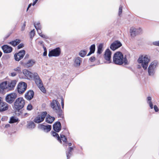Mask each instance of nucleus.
Returning a JSON list of instances; mask_svg holds the SVG:
<instances>
[{"mask_svg":"<svg viewBox=\"0 0 159 159\" xmlns=\"http://www.w3.org/2000/svg\"><path fill=\"white\" fill-rule=\"evenodd\" d=\"M23 73L28 79H34L36 84L41 91L43 93H46V89L37 73H33L26 69L23 70Z\"/></svg>","mask_w":159,"mask_h":159,"instance_id":"f257e3e1","label":"nucleus"},{"mask_svg":"<svg viewBox=\"0 0 159 159\" xmlns=\"http://www.w3.org/2000/svg\"><path fill=\"white\" fill-rule=\"evenodd\" d=\"M16 83V80H13L11 82H2L0 84V93H2L5 89L9 90H13Z\"/></svg>","mask_w":159,"mask_h":159,"instance_id":"f03ea898","label":"nucleus"},{"mask_svg":"<svg viewBox=\"0 0 159 159\" xmlns=\"http://www.w3.org/2000/svg\"><path fill=\"white\" fill-rule=\"evenodd\" d=\"M113 61L115 64L119 65H122L123 63L127 64V63L126 57H124L123 54L119 52H117L114 54Z\"/></svg>","mask_w":159,"mask_h":159,"instance_id":"7ed1b4c3","label":"nucleus"},{"mask_svg":"<svg viewBox=\"0 0 159 159\" xmlns=\"http://www.w3.org/2000/svg\"><path fill=\"white\" fill-rule=\"evenodd\" d=\"M51 107L53 111L57 115L58 117L63 118L64 115L60 104L56 100H53L50 104Z\"/></svg>","mask_w":159,"mask_h":159,"instance_id":"20e7f679","label":"nucleus"},{"mask_svg":"<svg viewBox=\"0 0 159 159\" xmlns=\"http://www.w3.org/2000/svg\"><path fill=\"white\" fill-rule=\"evenodd\" d=\"M149 61L150 59L147 55L144 56H141L138 60V63L141 64L142 67L144 70L147 69Z\"/></svg>","mask_w":159,"mask_h":159,"instance_id":"39448f33","label":"nucleus"},{"mask_svg":"<svg viewBox=\"0 0 159 159\" xmlns=\"http://www.w3.org/2000/svg\"><path fill=\"white\" fill-rule=\"evenodd\" d=\"M158 66V62L157 60H154L150 63L148 68L149 75L153 76Z\"/></svg>","mask_w":159,"mask_h":159,"instance_id":"423d86ee","label":"nucleus"},{"mask_svg":"<svg viewBox=\"0 0 159 159\" xmlns=\"http://www.w3.org/2000/svg\"><path fill=\"white\" fill-rule=\"evenodd\" d=\"M47 114V113L46 111L41 112L34 118V122L37 124L42 122L44 120Z\"/></svg>","mask_w":159,"mask_h":159,"instance_id":"0eeeda50","label":"nucleus"},{"mask_svg":"<svg viewBox=\"0 0 159 159\" xmlns=\"http://www.w3.org/2000/svg\"><path fill=\"white\" fill-rule=\"evenodd\" d=\"M17 97V95L16 93H13L9 94L6 97V101L9 104H11Z\"/></svg>","mask_w":159,"mask_h":159,"instance_id":"6e6552de","label":"nucleus"},{"mask_svg":"<svg viewBox=\"0 0 159 159\" xmlns=\"http://www.w3.org/2000/svg\"><path fill=\"white\" fill-rule=\"evenodd\" d=\"M61 49L59 47L57 48L49 51L48 56L49 57H58L61 53Z\"/></svg>","mask_w":159,"mask_h":159,"instance_id":"1a4fd4ad","label":"nucleus"},{"mask_svg":"<svg viewBox=\"0 0 159 159\" xmlns=\"http://www.w3.org/2000/svg\"><path fill=\"white\" fill-rule=\"evenodd\" d=\"M122 46V44L120 41L116 40L114 41L111 45L110 48L112 50L114 51Z\"/></svg>","mask_w":159,"mask_h":159,"instance_id":"9d476101","label":"nucleus"},{"mask_svg":"<svg viewBox=\"0 0 159 159\" xmlns=\"http://www.w3.org/2000/svg\"><path fill=\"white\" fill-rule=\"evenodd\" d=\"M38 127L39 129L43 130L45 132L47 133L51 130L52 126L50 125H45L43 124H41L39 125Z\"/></svg>","mask_w":159,"mask_h":159,"instance_id":"9b49d317","label":"nucleus"},{"mask_svg":"<svg viewBox=\"0 0 159 159\" xmlns=\"http://www.w3.org/2000/svg\"><path fill=\"white\" fill-rule=\"evenodd\" d=\"M111 54V52L109 49H107L106 50L104 55V57L106 60L109 61L108 63H110L111 62L110 60Z\"/></svg>","mask_w":159,"mask_h":159,"instance_id":"f8f14e48","label":"nucleus"},{"mask_svg":"<svg viewBox=\"0 0 159 159\" xmlns=\"http://www.w3.org/2000/svg\"><path fill=\"white\" fill-rule=\"evenodd\" d=\"M35 61L32 59L29 60L26 63L20 62V64L23 66L25 67L29 68L32 67L35 63Z\"/></svg>","mask_w":159,"mask_h":159,"instance_id":"ddd939ff","label":"nucleus"},{"mask_svg":"<svg viewBox=\"0 0 159 159\" xmlns=\"http://www.w3.org/2000/svg\"><path fill=\"white\" fill-rule=\"evenodd\" d=\"M13 108L15 112H19L20 110V98H17L14 103Z\"/></svg>","mask_w":159,"mask_h":159,"instance_id":"4468645a","label":"nucleus"},{"mask_svg":"<svg viewBox=\"0 0 159 159\" xmlns=\"http://www.w3.org/2000/svg\"><path fill=\"white\" fill-rule=\"evenodd\" d=\"M34 95V93L32 90H30L26 93L25 98L28 100H30L33 98Z\"/></svg>","mask_w":159,"mask_h":159,"instance_id":"2eb2a0df","label":"nucleus"},{"mask_svg":"<svg viewBox=\"0 0 159 159\" xmlns=\"http://www.w3.org/2000/svg\"><path fill=\"white\" fill-rule=\"evenodd\" d=\"M53 129L55 131L59 132L61 129V125L60 122H56L53 125Z\"/></svg>","mask_w":159,"mask_h":159,"instance_id":"dca6fc26","label":"nucleus"},{"mask_svg":"<svg viewBox=\"0 0 159 159\" xmlns=\"http://www.w3.org/2000/svg\"><path fill=\"white\" fill-rule=\"evenodd\" d=\"M8 108V105L3 101L0 104V112L6 111Z\"/></svg>","mask_w":159,"mask_h":159,"instance_id":"f3484780","label":"nucleus"},{"mask_svg":"<svg viewBox=\"0 0 159 159\" xmlns=\"http://www.w3.org/2000/svg\"><path fill=\"white\" fill-rule=\"evenodd\" d=\"M2 49L5 53H9L11 52L12 50L11 47L7 45H4L2 47Z\"/></svg>","mask_w":159,"mask_h":159,"instance_id":"a211bd4d","label":"nucleus"},{"mask_svg":"<svg viewBox=\"0 0 159 159\" xmlns=\"http://www.w3.org/2000/svg\"><path fill=\"white\" fill-rule=\"evenodd\" d=\"M27 84L23 82L20 81V94L24 93L27 89Z\"/></svg>","mask_w":159,"mask_h":159,"instance_id":"6ab92c4d","label":"nucleus"},{"mask_svg":"<svg viewBox=\"0 0 159 159\" xmlns=\"http://www.w3.org/2000/svg\"><path fill=\"white\" fill-rule=\"evenodd\" d=\"M55 118L54 117H52L48 114L45 118V121L49 124L52 123L55 120Z\"/></svg>","mask_w":159,"mask_h":159,"instance_id":"aec40b11","label":"nucleus"},{"mask_svg":"<svg viewBox=\"0 0 159 159\" xmlns=\"http://www.w3.org/2000/svg\"><path fill=\"white\" fill-rule=\"evenodd\" d=\"M73 148L72 147H69L68 150L66 152V156L67 159H69L72 155V151Z\"/></svg>","mask_w":159,"mask_h":159,"instance_id":"412c9836","label":"nucleus"},{"mask_svg":"<svg viewBox=\"0 0 159 159\" xmlns=\"http://www.w3.org/2000/svg\"><path fill=\"white\" fill-rule=\"evenodd\" d=\"M35 124L32 121H29L27 122V128L28 129L32 130L34 129L35 127Z\"/></svg>","mask_w":159,"mask_h":159,"instance_id":"4be33fe9","label":"nucleus"},{"mask_svg":"<svg viewBox=\"0 0 159 159\" xmlns=\"http://www.w3.org/2000/svg\"><path fill=\"white\" fill-rule=\"evenodd\" d=\"M136 28L134 27H132L130 29V35L132 38H134L137 34H138L136 31Z\"/></svg>","mask_w":159,"mask_h":159,"instance_id":"5701e85b","label":"nucleus"},{"mask_svg":"<svg viewBox=\"0 0 159 159\" xmlns=\"http://www.w3.org/2000/svg\"><path fill=\"white\" fill-rule=\"evenodd\" d=\"M19 121L18 118L15 116H12L10 118L9 123L10 124H12L17 122L18 123Z\"/></svg>","mask_w":159,"mask_h":159,"instance_id":"b1692460","label":"nucleus"},{"mask_svg":"<svg viewBox=\"0 0 159 159\" xmlns=\"http://www.w3.org/2000/svg\"><path fill=\"white\" fill-rule=\"evenodd\" d=\"M82 58L79 57H78L76 58L75 61L74 65L75 66H79L80 64V62L82 61Z\"/></svg>","mask_w":159,"mask_h":159,"instance_id":"393cba45","label":"nucleus"},{"mask_svg":"<svg viewBox=\"0 0 159 159\" xmlns=\"http://www.w3.org/2000/svg\"><path fill=\"white\" fill-rule=\"evenodd\" d=\"M90 49V52H89L88 54H87V56H89L91 55L92 53H94L95 49V46L94 44H93L89 48Z\"/></svg>","mask_w":159,"mask_h":159,"instance_id":"a878e982","label":"nucleus"},{"mask_svg":"<svg viewBox=\"0 0 159 159\" xmlns=\"http://www.w3.org/2000/svg\"><path fill=\"white\" fill-rule=\"evenodd\" d=\"M147 103L149 105L151 109L153 108V105L152 102V98L150 96L148 97L147 98Z\"/></svg>","mask_w":159,"mask_h":159,"instance_id":"bb28decb","label":"nucleus"},{"mask_svg":"<svg viewBox=\"0 0 159 159\" xmlns=\"http://www.w3.org/2000/svg\"><path fill=\"white\" fill-rule=\"evenodd\" d=\"M51 133H52V136L56 137V138L57 139V140L60 143H61V139H60V138L59 137V135L56 132H54L53 131H51Z\"/></svg>","mask_w":159,"mask_h":159,"instance_id":"cd10ccee","label":"nucleus"},{"mask_svg":"<svg viewBox=\"0 0 159 159\" xmlns=\"http://www.w3.org/2000/svg\"><path fill=\"white\" fill-rule=\"evenodd\" d=\"M103 45L102 43L99 44L98 47L97 53L98 54H101L102 51Z\"/></svg>","mask_w":159,"mask_h":159,"instance_id":"c85d7f7f","label":"nucleus"},{"mask_svg":"<svg viewBox=\"0 0 159 159\" xmlns=\"http://www.w3.org/2000/svg\"><path fill=\"white\" fill-rule=\"evenodd\" d=\"M14 70L16 71V72H14L11 73V76H16L17 73H20V68L19 67H18L14 69Z\"/></svg>","mask_w":159,"mask_h":159,"instance_id":"c756f323","label":"nucleus"},{"mask_svg":"<svg viewBox=\"0 0 159 159\" xmlns=\"http://www.w3.org/2000/svg\"><path fill=\"white\" fill-rule=\"evenodd\" d=\"M20 42V40L19 39H16V40L12 41L10 42L9 43L13 46H15L18 45L19 43Z\"/></svg>","mask_w":159,"mask_h":159,"instance_id":"7c9ffc66","label":"nucleus"},{"mask_svg":"<svg viewBox=\"0 0 159 159\" xmlns=\"http://www.w3.org/2000/svg\"><path fill=\"white\" fill-rule=\"evenodd\" d=\"M14 57L15 60L16 61H19L20 60V52L15 54Z\"/></svg>","mask_w":159,"mask_h":159,"instance_id":"2f4dec72","label":"nucleus"},{"mask_svg":"<svg viewBox=\"0 0 159 159\" xmlns=\"http://www.w3.org/2000/svg\"><path fill=\"white\" fill-rule=\"evenodd\" d=\"M87 53L86 51L84 50H81L79 52V55L81 57H84Z\"/></svg>","mask_w":159,"mask_h":159,"instance_id":"473e14b6","label":"nucleus"},{"mask_svg":"<svg viewBox=\"0 0 159 159\" xmlns=\"http://www.w3.org/2000/svg\"><path fill=\"white\" fill-rule=\"evenodd\" d=\"M34 26L36 29L41 28L40 23L39 22L34 23Z\"/></svg>","mask_w":159,"mask_h":159,"instance_id":"72a5a7b5","label":"nucleus"},{"mask_svg":"<svg viewBox=\"0 0 159 159\" xmlns=\"http://www.w3.org/2000/svg\"><path fill=\"white\" fill-rule=\"evenodd\" d=\"M25 104V100L22 98L20 97V109L22 108Z\"/></svg>","mask_w":159,"mask_h":159,"instance_id":"f704fd0d","label":"nucleus"},{"mask_svg":"<svg viewBox=\"0 0 159 159\" xmlns=\"http://www.w3.org/2000/svg\"><path fill=\"white\" fill-rule=\"evenodd\" d=\"M35 34V30L34 29H33L32 30L30 33V38L31 39H32L34 37Z\"/></svg>","mask_w":159,"mask_h":159,"instance_id":"c9c22d12","label":"nucleus"},{"mask_svg":"<svg viewBox=\"0 0 159 159\" xmlns=\"http://www.w3.org/2000/svg\"><path fill=\"white\" fill-rule=\"evenodd\" d=\"M60 139H61L62 141L65 142L66 143L67 139L66 136L63 134H60Z\"/></svg>","mask_w":159,"mask_h":159,"instance_id":"e433bc0d","label":"nucleus"},{"mask_svg":"<svg viewBox=\"0 0 159 159\" xmlns=\"http://www.w3.org/2000/svg\"><path fill=\"white\" fill-rule=\"evenodd\" d=\"M25 53V50H20V60L23 58Z\"/></svg>","mask_w":159,"mask_h":159,"instance_id":"4c0bfd02","label":"nucleus"},{"mask_svg":"<svg viewBox=\"0 0 159 159\" xmlns=\"http://www.w3.org/2000/svg\"><path fill=\"white\" fill-rule=\"evenodd\" d=\"M32 107H33L32 105L31 104H28L27 106V109L28 110L30 111L32 109Z\"/></svg>","mask_w":159,"mask_h":159,"instance_id":"58836bf2","label":"nucleus"},{"mask_svg":"<svg viewBox=\"0 0 159 159\" xmlns=\"http://www.w3.org/2000/svg\"><path fill=\"white\" fill-rule=\"evenodd\" d=\"M122 13V7L120 5L119 7V13L118 14L119 16L120 15V14Z\"/></svg>","mask_w":159,"mask_h":159,"instance_id":"ea45409f","label":"nucleus"},{"mask_svg":"<svg viewBox=\"0 0 159 159\" xmlns=\"http://www.w3.org/2000/svg\"><path fill=\"white\" fill-rule=\"evenodd\" d=\"M152 44L154 46H159V41L153 42Z\"/></svg>","mask_w":159,"mask_h":159,"instance_id":"a19ab883","label":"nucleus"},{"mask_svg":"<svg viewBox=\"0 0 159 159\" xmlns=\"http://www.w3.org/2000/svg\"><path fill=\"white\" fill-rule=\"evenodd\" d=\"M136 31H137V33L138 34L140 33L142 31V30L140 28H136Z\"/></svg>","mask_w":159,"mask_h":159,"instance_id":"79ce46f5","label":"nucleus"},{"mask_svg":"<svg viewBox=\"0 0 159 159\" xmlns=\"http://www.w3.org/2000/svg\"><path fill=\"white\" fill-rule=\"evenodd\" d=\"M61 104L62 106V109H63L64 107V99L62 97H61Z\"/></svg>","mask_w":159,"mask_h":159,"instance_id":"37998d69","label":"nucleus"},{"mask_svg":"<svg viewBox=\"0 0 159 159\" xmlns=\"http://www.w3.org/2000/svg\"><path fill=\"white\" fill-rule=\"evenodd\" d=\"M25 26H26V22L25 21L24 22V23H23V25H22V26L21 27V30L22 31H23L25 30Z\"/></svg>","mask_w":159,"mask_h":159,"instance_id":"c03bdc74","label":"nucleus"},{"mask_svg":"<svg viewBox=\"0 0 159 159\" xmlns=\"http://www.w3.org/2000/svg\"><path fill=\"white\" fill-rule=\"evenodd\" d=\"M41 28L36 29V30L37 31V32L39 35L41 34L42 33V31L41 30Z\"/></svg>","mask_w":159,"mask_h":159,"instance_id":"a18cd8bd","label":"nucleus"},{"mask_svg":"<svg viewBox=\"0 0 159 159\" xmlns=\"http://www.w3.org/2000/svg\"><path fill=\"white\" fill-rule=\"evenodd\" d=\"M95 60V58L94 57H92L89 59V60L91 62L94 61Z\"/></svg>","mask_w":159,"mask_h":159,"instance_id":"49530a36","label":"nucleus"},{"mask_svg":"<svg viewBox=\"0 0 159 159\" xmlns=\"http://www.w3.org/2000/svg\"><path fill=\"white\" fill-rule=\"evenodd\" d=\"M154 109L156 112H158L159 111V109L156 105L154 106Z\"/></svg>","mask_w":159,"mask_h":159,"instance_id":"de8ad7c7","label":"nucleus"},{"mask_svg":"<svg viewBox=\"0 0 159 159\" xmlns=\"http://www.w3.org/2000/svg\"><path fill=\"white\" fill-rule=\"evenodd\" d=\"M39 35L42 37V38H47V36H46L45 34H42L41 33V34H40Z\"/></svg>","mask_w":159,"mask_h":159,"instance_id":"09e8293b","label":"nucleus"},{"mask_svg":"<svg viewBox=\"0 0 159 159\" xmlns=\"http://www.w3.org/2000/svg\"><path fill=\"white\" fill-rule=\"evenodd\" d=\"M17 90L18 92L20 93V82L18 84Z\"/></svg>","mask_w":159,"mask_h":159,"instance_id":"8fccbe9b","label":"nucleus"},{"mask_svg":"<svg viewBox=\"0 0 159 159\" xmlns=\"http://www.w3.org/2000/svg\"><path fill=\"white\" fill-rule=\"evenodd\" d=\"M38 0H35L33 3L32 5L33 6L35 5L36 3L38 1Z\"/></svg>","mask_w":159,"mask_h":159,"instance_id":"3c124183","label":"nucleus"},{"mask_svg":"<svg viewBox=\"0 0 159 159\" xmlns=\"http://www.w3.org/2000/svg\"><path fill=\"white\" fill-rule=\"evenodd\" d=\"M32 5V4L31 3H30L28 5V7L27 9V11L28 10V9L31 7Z\"/></svg>","mask_w":159,"mask_h":159,"instance_id":"603ef678","label":"nucleus"},{"mask_svg":"<svg viewBox=\"0 0 159 159\" xmlns=\"http://www.w3.org/2000/svg\"><path fill=\"white\" fill-rule=\"evenodd\" d=\"M29 55L28 54H26L25 57V59L28 58L29 57Z\"/></svg>","mask_w":159,"mask_h":159,"instance_id":"864d4df0","label":"nucleus"},{"mask_svg":"<svg viewBox=\"0 0 159 159\" xmlns=\"http://www.w3.org/2000/svg\"><path fill=\"white\" fill-rule=\"evenodd\" d=\"M43 49H44V52H47V49H46V47H45L44 45H43Z\"/></svg>","mask_w":159,"mask_h":159,"instance_id":"5fc2aeb1","label":"nucleus"},{"mask_svg":"<svg viewBox=\"0 0 159 159\" xmlns=\"http://www.w3.org/2000/svg\"><path fill=\"white\" fill-rule=\"evenodd\" d=\"M47 55V52H44L43 53V56H46Z\"/></svg>","mask_w":159,"mask_h":159,"instance_id":"6e6d98bb","label":"nucleus"},{"mask_svg":"<svg viewBox=\"0 0 159 159\" xmlns=\"http://www.w3.org/2000/svg\"><path fill=\"white\" fill-rule=\"evenodd\" d=\"M24 47V44L23 43H20V48Z\"/></svg>","mask_w":159,"mask_h":159,"instance_id":"4d7b16f0","label":"nucleus"},{"mask_svg":"<svg viewBox=\"0 0 159 159\" xmlns=\"http://www.w3.org/2000/svg\"><path fill=\"white\" fill-rule=\"evenodd\" d=\"M68 145L69 146H70L72 145V143H68Z\"/></svg>","mask_w":159,"mask_h":159,"instance_id":"13d9d810","label":"nucleus"},{"mask_svg":"<svg viewBox=\"0 0 159 159\" xmlns=\"http://www.w3.org/2000/svg\"><path fill=\"white\" fill-rule=\"evenodd\" d=\"M28 115V113H24V116H27V115Z\"/></svg>","mask_w":159,"mask_h":159,"instance_id":"bf43d9fd","label":"nucleus"},{"mask_svg":"<svg viewBox=\"0 0 159 159\" xmlns=\"http://www.w3.org/2000/svg\"><path fill=\"white\" fill-rule=\"evenodd\" d=\"M9 126H10V125L9 124H7V125H6V127H8Z\"/></svg>","mask_w":159,"mask_h":159,"instance_id":"052dcab7","label":"nucleus"},{"mask_svg":"<svg viewBox=\"0 0 159 159\" xmlns=\"http://www.w3.org/2000/svg\"><path fill=\"white\" fill-rule=\"evenodd\" d=\"M17 47H18V49H20V44Z\"/></svg>","mask_w":159,"mask_h":159,"instance_id":"680f3d73","label":"nucleus"},{"mask_svg":"<svg viewBox=\"0 0 159 159\" xmlns=\"http://www.w3.org/2000/svg\"><path fill=\"white\" fill-rule=\"evenodd\" d=\"M2 54V52L0 51V57H1Z\"/></svg>","mask_w":159,"mask_h":159,"instance_id":"e2e57ef3","label":"nucleus"},{"mask_svg":"<svg viewBox=\"0 0 159 159\" xmlns=\"http://www.w3.org/2000/svg\"><path fill=\"white\" fill-rule=\"evenodd\" d=\"M40 44H42V45L43 46V41H41V42H40Z\"/></svg>","mask_w":159,"mask_h":159,"instance_id":"0e129e2a","label":"nucleus"},{"mask_svg":"<svg viewBox=\"0 0 159 159\" xmlns=\"http://www.w3.org/2000/svg\"><path fill=\"white\" fill-rule=\"evenodd\" d=\"M20 115H21V116H22L23 115L21 111L20 112Z\"/></svg>","mask_w":159,"mask_h":159,"instance_id":"69168bd1","label":"nucleus"},{"mask_svg":"<svg viewBox=\"0 0 159 159\" xmlns=\"http://www.w3.org/2000/svg\"><path fill=\"white\" fill-rule=\"evenodd\" d=\"M72 147L73 148H75V146H73Z\"/></svg>","mask_w":159,"mask_h":159,"instance_id":"338daca9","label":"nucleus"}]
</instances>
